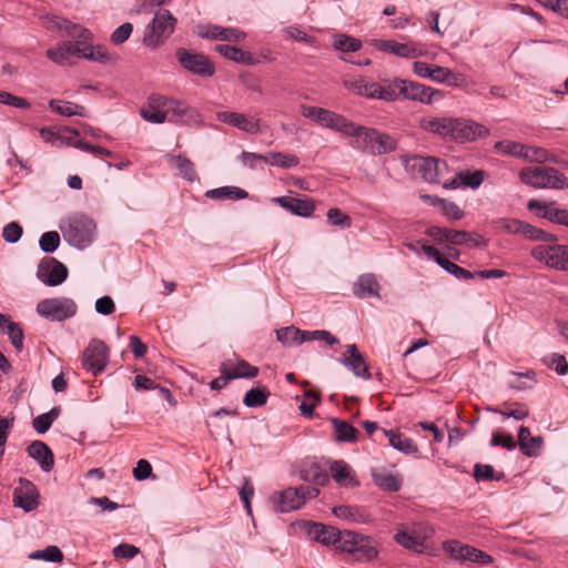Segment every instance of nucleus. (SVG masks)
<instances>
[{
	"instance_id": "f257e3e1",
	"label": "nucleus",
	"mask_w": 568,
	"mask_h": 568,
	"mask_svg": "<svg viewBox=\"0 0 568 568\" xmlns=\"http://www.w3.org/2000/svg\"><path fill=\"white\" fill-rule=\"evenodd\" d=\"M348 136L356 140L352 142V146L368 152L373 155H382L389 153L396 149V140L389 134L379 132L376 129L358 125L354 123V130Z\"/></svg>"
},
{
	"instance_id": "f03ea898",
	"label": "nucleus",
	"mask_w": 568,
	"mask_h": 568,
	"mask_svg": "<svg viewBox=\"0 0 568 568\" xmlns=\"http://www.w3.org/2000/svg\"><path fill=\"white\" fill-rule=\"evenodd\" d=\"M520 181L534 189H568V178L552 166H528L519 172Z\"/></svg>"
},
{
	"instance_id": "7ed1b4c3",
	"label": "nucleus",
	"mask_w": 568,
	"mask_h": 568,
	"mask_svg": "<svg viewBox=\"0 0 568 568\" xmlns=\"http://www.w3.org/2000/svg\"><path fill=\"white\" fill-rule=\"evenodd\" d=\"M95 223L92 219L78 214L68 219L61 231L64 239L74 247L85 248L94 239L95 235Z\"/></svg>"
},
{
	"instance_id": "20e7f679",
	"label": "nucleus",
	"mask_w": 568,
	"mask_h": 568,
	"mask_svg": "<svg viewBox=\"0 0 568 568\" xmlns=\"http://www.w3.org/2000/svg\"><path fill=\"white\" fill-rule=\"evenodd\" d=\"M341 551L354 554L358 561H372L378 557V542L371 536L348 530L344 534Z\"/></svg>"
},
{
	"instance_id": "39448f33",
	"label": "nucleus",
	"mask_w": 568,
	"mask_h": 568,
	"mask_svg": "<svg viewBox=\"0 0 568 568\" xmlns=\"http://www.w3.org/2000/svg\"><path fill=\"white\" fill-rule=\"evenodd\" d=\"M318 494L320 489L317 487H288L274 494L272 499L276 510L288 513L301 508L307 500L316 498Z\"/></svg>"
},
{
	"instance_id": "423d86ee",
	"label": "nucleus",
	"mask_w": 568,
	"mask_h": 568,
	"mask_svg": "<svg viewBox=\"0 0 568 568\" xmlns=\"http://www.w3.org/2000/svg\"><path fill=\"white\" fill-rule=\"evenodd\" d=\"M530 254L549 268L568 272V245L559 244L558 240L532 247Z\"/></svg>"
},
{
	"instance_id": "0eeeda50",
	"label": "nucleus",
	"mask_w": 568,
	"mask_h": 568,
	"mask_svg": "<svg viewBox=\"0 0 568 568\" xmlns=\"http://www.w3.org/2000/svg\"><path fill=\"white\" fill-rule=\"evenodd\" d=\"M36 311L39 316L50 322H63L77 314L78 305L70 297H49L41 300Z\"/></svg>"
},
{
	"instance_id": "6e6552de",
	"label": "nucleus",
	"mask_w": 568,
	"mask_h": 568,
	"mask_svg": "<svg viewBox=\"0 0 568 568\" xmlns=\"http://www.w3.org/2000/svg\"><path fill=\"white\" fill-rule=\"evenodd\" d=\"M175 19L169 10H160L146 26L143 43L150 48H156L173 32Z\"/></svg>"
},
{
	"instance_id": "1a4fd4ad",
	"label": "nucleus",
	"mask_w": 568,
	"mask_h": 568,
	"mask_svg": "<svg viewBox=\"0 0 568 568\" xmlns=\"http://www.w3.org/2000/svg\"><path fill=\"white\" fill-rule=\"evenodd\" d=\"M344 85L354 93L369 99H379L384 101L396 100V94L389 87V81H384L382 84L378 82L368 81L366 78L359 77L354 80L344 81Z\"/></svg>"
},
{
	"instance_id": "9d476101",
	"label": "nucleus",
	"mask_w": 568,
	"mask_h": 568,
	"mask_svg": "<svg viewBox=\"0 0 568 568\" xmlns=\"http://www.w3.org/2000/svg\"><path fill=\"white\" fill-rule=\"evenodd\" d=\"M389 87L394 90L396 99L403 95L406 99L419 101L422 103H432L434 97H442L439 90L432 89L418 82L394 79L389 81Z\"/></svg>"
},
{
	"instance_id": "9b49d317",
	"label": "nucleus",
	"mask_w": 568,
	"mask_h": 568,
	"mask_svg": "<svg viewBox=\"0 0 568 568\" xmlns=\"http://www.w3.org/2000/svg\"><path fill=\"white\" fill-rule=\"evenodd\" d=\"M175 57L185 70L195 75L210 78L215 73L213 62L202 53L191 52L184 48H179Z\"/></svg>"
},
{
	"instance_id": "f8f14e48",
	"label": "nucleus",
	"mask_w": 568,
	"mask_h": 568,
	"mask_svg": "<svg viewBox=\"0 0 568 568\" xmlns=\"http://www.w3.org/2000/svg\"><path fill=\"white\" fill-rule=\"evenodd\" d=\"M413 71L419 78L430 79L435 82L446 83L453 87H459L464 80L462 74H456L448 68L422 61L414 62Z\"/></svg>"
},
{
	"instance_id": "ddd939ff",
	"label": "nucleus",
	"mask_w": 568,
	"mask_h": 568,
	"mask_svg": "<svg viewBox=\"0 0 568 568\" xmlns=\"http://www.w3.org/2000/svg\"><path fill=\"white\" fill-rule=\"evenodd\" d=\"M404 169L413 176H419L425 182L436 183V173L438 170L436 158L420 155H403L400 158Z\"/></svg>"
},
{
	"instance_id": "4468645a",
	"label": "nucleus",
	"mask_w": 568,
	"mask_h": 568,
	"mask_svg": "<svg viewBox=\"0 0 568 568\" xmlns=\"http://www.w3.org/2000/svg\"><path fill=\"white\" fill-rule=\"evenodd\" d=\"M303 527L307 535L324 546H334L341 551L342 540L347 530H339L336 527L315 521H305Z\"/></svg>"
},
{
	"instance_id": "2eb2a0df",
	"label": "nucleus",
	"mask_w": 568,
	"mask_h": 568,
	"mask_svg": "<svg viewBox=\"0 0 568 568\" xmlns=\"http://www.w3.org/2000/svg\"><path fill=\"white\" fill-rule=\"evenodd\" d=\"M108 346L99 339H92L83 352L82 365L93 375L102 373L109 362Z\"/></svg>"
},
{
	"instance_id": "dca6fc26",
	"label": "nucleus",
	"mask_w": 568,
	"mask_h": 568,
	"mask_svg": "<svg viewBox=\"0 0 568 568\" xmlns=\"http://www.w3.org/2000/svg\"><path fill=\"white\" fill-rule=\"evenodd\" d=\"M37 277L48 286H58L67 280L68 268L54 257H44L38 265Z\"/></svg>"
},
{
	"instance_id": "f3484780",
	"label": "nucleus",
	"mask_w": 568,
	"mask_h": 568,
	"mask_svg": "<svg viewBox=\"0 0 568 568\" xmlns=\"http://www.w3.org/2000/svg\"><path fill=\"white\" fill-rule=\"evenodd\" d=\"M443 548L456 560H468L476 564L488 565L493 562V557L473 546L464 545L458 540H447Z\"/></svg>"
},
{
	"instance_id": "a211bd4d",
	"label": "nucleus",
	"mask_w": 568,
	"mask_h": 568,
	"mask_svg": "<svg viewBox=\"0 0 568 568\" xmlns=\"http://www.w3.org/2000/svg\"><path fill=\"white\" fill-rule=\"evenodd\" d=\"M220 373L221 375L210 383L214 390L222 389L231 379L248 377V364L245 361L227 359L222 363Z\"/></svg>"
},
{
	"instance_id": "6ab92c4d",
	"label": "nucleus",
	"mask_w": 568,
	"mask_h": 568,
	"mask_svg": "<svg viewBox=\"0 0 568 568\" xmlns=\"http://www.w3.org/2000/svg\"><path fill=\"white\" fill-rule=\"evenodd\" d=\"M374 47L383 52H389L400 58L414 59L424 55L425 50L417 42L399 43L393 40H374Z\"/></svg>"
},
{
	"instance_id": "aec40b11",
	"label": "nucleus",
	"mask_w": 568,
	"mask_h": 568,
	"mask_svg": "<svg viewBox=\"0 0 568 568\" xmlns=\"http://www.w3.org/2000/svg\"><path fill=\"white\" fill-rule=\"evenodd\" d=\"M39 493L37 487L28 479L20 478L19 487L13 491V504L24 511H31L39 505Z\"/></svg>"
},
{
	"instance_id": "412c9836",
	"label": "nucleus",
	"mask_w": 568,
	"mask_h": 568,
	"mask_svg": "<svg viewBox=\"0 0 568 568\" xmlns=\"http://www.w3.org/2000/svg\"><path fill=\"white\" fill-rule=\"evenodd\" d=\"M489 134V130L471 120L455 119L454 118V131L452 140L464 142L471 141L477 138H484Z\"/></svg>"
},
{
	"instance_id": "4be33fe9",
	"label": "nucleus",
	"mask_w": 568,
	"mask_h": 568,
	"mask_svg": "<svg viewBox=\"0 0 568 568\" xmlns=\"http://www.w3.org/2000/svg\"><path fill=\"white\" fill-rule=\"evenodd\" d=\"M153 104L161 110L165 121L169 122L179 121L187 112V105L184 102L160 94H153Z\"/></svg>"
},
{
	"instance_id": "5701e85b",
	"label": "nucleus",
	"mask_w": 568,
	"mask_h": 568,
	"mask_svg": "<svg viewBox=\"0 0 568 568\" xmlns=\"http://www.w3.org/2000/svg\"><path fill=\"white\" fill-rule=\"evenodd\" d=\"M318 124L347 136L349 133H352L351 131L354 130V122L347 120L345 116L338 113L324 108Z\"/></svg>"
},
{
	"instance_id": "b1692460",
	"label": "nucleus",
	"mask_w": 568,
	"mask_h": 568,
	"mask_svg": "<svg viewBox=\"0 0 568 568\" xmlns=\"http://www.w3.org/2000/svg\"><path fill=\"white\" fill-rule=\"evenodd\" d=\"M381 285L373 273H365L353 284V293L358 298L379 297Z\"/></svg>"
},
{
	"instance_id": "393cba45",
	"label": "nucleus",
	"mask_w": 568,
	"mask_h": 568,
	"mask_svg": "<svg viewBox=\"0 0 568 568\" xmlns=\"http://www.w3.org/2000/svg\"><path fill=\"white\" fill-rule=\"evenodd\" d=\"M527 207L529 211L540 210V217L568 227V210L549 207L546 203L538 200H530Z\"/></svg>"
},
{
	"instance_id": "a878e982",
	"label": "nucleus",
	"mask_w": 568,
	"mask_h": 568,
	"mask_svg": "<svg viewBox=\"0 0 568 568\" xmlns=\"http://www.w3.org/2000/svg\"><path fill=\"white\" fill-rule=\"evenodd\" d=\"M274 201L291 213L307 217L315 211V204L311 199H295L292 196L275 197Z\"/></svg>"
},
{
	"instance_id": "bb28decb",
	"label": "nucleus",
	"mask_w": 568,
	"mask_h": 568,
	"mask_svg": "<svg viewBox=\"0 0 568 568\" xmlns=\"http://www.w3.org/2000/svg\"><path fill=\"white\" fill-rule=\"evenodd\" d=\"M484 181V172L476 170L474 172L462 171L458 172L454 179L444 182V189L453 190L460 186L477 189Z\"/></svg>"
},
{
	"instance_id": "cd10ccee",
	"label": "nucleus",
	"mask_w": 568,
	"mask_h": 568,
	"mask_svg": "<svg viewBox=\"0 0 568 568\" xmlns=\"http://www.w3.org/2000/svg\"><path fill=\"white\" fill-rule=\"evenodd\" d=\"M28 454L37 460L43 471H50L54 465L53 453L47 444L41 440H34L28 446Z\"/></svg>"
},
{
	"instance_id": "c85d7f7f",
	"label": "nucleus",
	"mask_w": 568,
	"mask_h": 568,
	"mask_svg": "<svg viewBox=\"0 0 568 568\" xmlns=\"http://www.w3.org/2000/svg\"><path fill=\"white\" fill-rule=\"evenodd\" d=\"M518 445L525 456H537L544 445V438L531 436L530 429L521 426L518 430Z\"/></svg>"
},
{
	"instance_id": "c756f323",
	"label": "nucleus",
	"mask_w": 568,
	"mask_h": 568,
	"mask_svg": "<svg viewBox=\"0 0 568 568\" xmlns=\"http://www.w3.org/2000/svg\"><path fill=\"white\" fill-rule=\"evenodd\" d=\"M331 474L334 480L341 486L357 487L359 485L352 467L344 460H334L331 464Z\"/></svg>"
},
{
	"instance_id": "7c9ffc66",
	"label": "nucleus",
	"mask_w": 568,
	"mask_h": 568,
	"mask_svg": "<svg viewBox=\"0 0 568 568\" xmlns=\"http://www.w3.org/2000/svg\"><path fill=\"white\" fill-rule=\"evenodd\" d=\"M264 160L266 163L284 169L295 168L300 163V159L294 154L272 152L267 155H260L251 152V161Z\"/></svg>"
},
{
	"instance_id": "2f4dec72",
	"label": "nucleus",
	"mask_w": 568,
	"mask_h": 568,
	"mask_svg": "<svg viewBox=\"0 0 568 568\" xmlns=\"http://www.w3.org/2000/svg\"><path fill=\"white\" fill-rule=\"evenodd\" d=\"M50 109L62 115V116H81L87 118L88 116V110L78 103L71 102V101H62L59 99H52L49 101Z\"/></svg>"
},
{
	"instance_id": "473e14b6",
	"label": "nucleus",
	"mask_w": 568,
	"mask_h": 568,
	"mask_svg": "<svg viewBox=\"0 0 568 568\" xmlns=\"http://www.w3.org/2000/svg\"><path fill=\"white\" fill-rule=\"evenodd\" d=\"M331 424L337 443H356L358 440L359 432L346 420L334 417L331 418Z\"/></svg>"
},
{
	"instance_id": "72a5a7b5",
	"label": "nucleus",
	"mask_w": 568,
	"mask_h": 568,
	"mask_svg": "<svg viewBox=\"0 0 568 568\" xmlns=\"http://www.w3.org/2000/svg\"><path fill=\"white\" fill-rule=\"evenodd\" d=\"M422 126L442 138L452 139L454 131V118H432L422 121Z\"/></svg>"
},
{
	"instance_id": "f704fd0d",
	"label": "nucleus",
	"mask_w": 568,
	"mask_h": 568,
	"mask_svg": "<svg viewBox=\"0 0 568 568\" xmlns=\"http://www.w3.org/2000/svg\"><path fill=\"white\" fill-rule=\"evenodd\" d=\"M383 433L388 438L389 445L398 452L406 455H414L418 453L417 445L410 438L394 430L384 429Z\"/></svg>"
},
{
	"instance_id": "c9c22d12",
	"label": "nucleus",
	"mask_w": 568,
	"mask_h": 568,
	"mask_svg": "<svg viewBox=\"0 0 568 568\" xmlns=\"http://www.w3.org/2000/svg\"><path fill=\"white\" fill-rule=\"evenodd\" d=\"M205 196L211 200L225 201V200H243L248 196V193L237 186H222L212 189L205 192Z\"/></svg>"
},
{
	"instance_id": "e433bc0d",
	"label": "nucleus",
	"mask_w": 568,
	"mask_h": 568,
	"mask_svg": "<svg viewBox=\"0 0 568 568\" xmlns=\"http://www.w3.org/2000/svg\"><path fill=\"white\" fill-rule=\"evenodd\" d=\"M170 162L178 170L179 175L187 181H195L197 175L193 162L183 155H168Z\"/></svg>"
},
{
	"instance_id": "4c0bfd02",
	"label": "nucleus",
	"mask_w": 568,
	"mask_h": 568,
	"mask_svg": "<svg viewBox=\"0 0 568 568\" xmlns=\"http://www.w3.org/2000/svg\"><path fill=\"white\" fill-rule=\"evenodd\" d=\"M523 160L531 163H558L556 156L551 155L548 150L539 146L524 145Z\"/></svg>"
},
{
	"instance_id": "58836bf2",
	"label": "nucleus",
	"mask_w": 568,
	"mask_h": 568,
	"mask_svg": "<svg viewBox=\"0 0 568 568\" xmlns=\"http://www.w3.org/2000/svg\"><path fill=\"white\" fill-rule=\"evenodd\" d=\"M394 539L398 545L417 554H422L426 549L425 544L420 542L412 531L399 530L395 534Z\"/></svg>"
},
{
	"instance_id": "ea45409f",
	"label": "nucleus",
	"mask_w": 568,
	"mask_h": 568,
	"mask_svg": "<svg viewBox=\"0 0 568 568\" xmlns=\"http://www.w3.org/2000/svg\"><path fill=\"white\" fill-rule=\"evenodd\" d=\"M300 477L304 481L313 483L317 486H324L328 481V475L317 464L302 468Z\"/></svg>"
},
{
	"instance_id": "a19ab883",
	"label": "nucleus",
	"mask_w": 568,
	"mask_h": 568,
	"mask_svg": "<svg viewBox=\"0 0 568 568\" xmlns=\"http://www.w3.org/2000/svg\"><path fill=\"white\" fill-rule=\"evenodd\" d=\"M338 362L348 367L357 377H362L364 379H369L372 377L363 355L354 356V358H347V356H344L339 358Z\"/></svg>"
},
{
	"instance_id": "79ce46f5",
	"label": "nucleus",
	"mask_w": 568,
	"mask_h": 568,
	"mask_svg": "<svg viewBox=\"0 0 568 568\" xmlns=\"http://www.w3.org/2000/svg\"><path fill=\"white\" fill-rule=\"evenodd\" d=\"M519 234L524 235L528 240L545 242V244L557 241V236L555 234L548 233L524 221L521 222Z\"/></svg>"
},
{
	"instance_id": "37998d69",
	"label": "nucleus",
	"mask_w": 568,
	"mask_h": 568,
	"mask_svg": "<svg viewBox=\"0 0 568 568\" xmlns=\"http://www.w3.org/2000/svg\"><path fill=\"white\" fill-rule=\"evenodd\" d=\"M373 480L379 488L387 491H397L402 486L400 478L394 474L373 473Z\"/></svg>"
},
{
	"instance_id": "c03bdc74",
	"label": "nucleus",
	"mask_w": 568,
	"mask_h": 568,
	"mask_svg": "<svg viewBox=\"0 0 568 568\" xmlns=\"http://www.w3.org/2000/svg\"><path fill=\"white\" fill-rule=\"evenodd\" d=\"M60 415V407H53L48 413L41 414L33 418L32 426L39 434L47 433L52 423L58 418Z\"/></svg>"
},
{
	"instance_id": "a18cd8bd",
	"label": "nucleus",
	"mask_w": 568,
	"mask_h": 568,
	"mask_svg": "<svg viewBox=\"0 0 568 568\" xmlns=\"http://www.w3.org/2000/svg\"><path fill=\"white\" fill-rule=\"evenodd\" d=\"M523 143L511 141V140H503L495 143L494 149L505 155H510L514 158L521 159L523 158V151H524Z\"/></svg>"
},
{
	"instance_id": "49530a36",
	"label": "nucleus",
	"mask_w": 568,
	"mask_h": 568,
	"mask_svg": "<svg viewBox=\"0 0 568 568\" xmlns=\"http://www.w3.org/2000/svg\"><path fill=\"white\" fill-rule=\"evenodd\" d=\"M333 47L343 52H355L362 48V42L346 34H336L333 38Z\"/></svg>"
},
{
	"instance_id": "de8ad7c7",
	"label": "nucleus",
	"mask_w": 568,
	"mask_h": 568,
	"mask_svg": "<svg viewBox=\"0 0 568 568\" xmlns=\"http://www.w3.org/2000/svg\"><path fill=\"white\" fill-rule=\"evenodd\" d=\"M30 559L44 560L49 562H61L63 559L62 551L57 546H48L42 550H36L29 555Z\"/></svg>"
},
{
	"instance_id": "09e8293b",
	"label": "nucleus",
	"mask_w": 568,
	"mask_h": 568,
	"mask_svg": "<svg viewBox=\"0 0 568 568\" xmlns=\"http://www.w3.org/2000/svg\"><path fill=\"white\" fill-rule=\"evenodd\" d=\"M302 331L294 326H287L276 331L277 341L283 345L302 344Z\"/></svg>"
},
{
	"instance_id": "8fccbe9b",
	"label": "nucleus",
	"mask_w": 568,
	"mask_h": 568,
	"mask_svg": "<svg viewBox=\"0 0 568 568\" xmlns=\"http://www.w3.org/2000/svg\"><path fill=\"white\" fill-rule=\"evenodd\" d=\"M542 362L548 368L554 369L558 375L562 376L568 374V363L566 357L561 354L552 353L547 355L542 358Z\"/></svg>"
},
{
	"instance_id": "3c124183",
	"label": "nucleus",
	"mask_w": 568,
	"mask_h": 568,
	"mask_svg": "<svg viewBox=\"0 0 568 568\" xmlns=\"http://www.w3.org/2000/svg\"><path fill=\"white\" fill-rule=\"evenodd\" d=\"M474 477L477 481L483 480H500L504 478V473H495L493 466L488 464H476L474 466Z\"/></svg>"
},
{
	"instance_id": "603ef678",
	"label": "nucleus",
	"mask_w": 568,
	"mask_h": 568,
	"mask_svg": "<svg viewBox=\"0 0 568 568\" xmlns=\"http://www.w3.org/2000/svg\"><path fill=\"white\" fill-rule=\"evenodd\" d=\"M217 119L224 123L234 125L243 131L248 130V120L244 114L223 111L217 113Z\"/></svg>"
},
{
	"instance_id": "864d4df0",
	"label": "nucleus",
	"mask_w": 568,
	"mask_h": 568,
	"mask_svg": "<svg viewBox=\"0 0 568 568\" xmlns=\"http://www.w3.org/2000/svg\"><path fill=\"white\" fill-rule=\"evenodd\" d=\"M60 245V235L55 231L44 232L39 240V246L44 253H53Z\"/></svg>"
},
{
	"instance_id": "5fc2aeb1",
	"label": "nucleus",
	"mask_w": 568,
	"mask_h": 568,
	"mask_svg": "<svg viewBox=\"0 0 568 568\" xmlns=\"http://www.w3.org/2000/svg\"><path fill=\"white\" fill-rule=\"evenodd\" d=\"M83 58L100 63H104L110 60V55L105 47L92 45L88 42L85 43V53H83Z\"/></svg>"
},
{
	"instance_id": "6e6d98bb",
	"label": "nucleus",
	"mask_w": 568,
	"mask_h": 568,
	"mask_svg": "<svg viewBox=\"0 0 568 568\" xmlns=\"http://www.w3.org/2000/svg\"><path fill=\"white\" fill-rule=\"evenodd\" d=\"M439 266L459 280L468 281L475 277L474 273L458 266L457 264H455L454 262L449 261L446 257L444 260H440Z\"/></svg>"
},
{
	"instance_id": "4d7b16f0",
	"label": "nucleus",
	"mask_w": 568,
	"mask_h": 568,
	"mask_svg": "<svg viewBox=\"0 0 568 568\" xmlns=\"http://www.w3.org/2000/svg\"><path fill=\"white\" fill-rule=\"evenodd\" d=\"M215 50L226 59L235 62L245 63L247 60L246 53L243 50L230 44H219L215 47Z\"/></svg>"
},
{
	"instance_id": "13d9d810",
	"label": "nucleus",
	"mask_w": 568,
	"mask_h": 568,
	"mask_svg": "<svg viewBox=\"0 0 568 568\" xmlns=\"http://www.w3.org/2000/svg\"><path fill=\"white\" fill-rule=\"evenodd\" d=\"M302 337L301 341L308 342V341H324L329 345H334L338 343V339L332 335L328 331L324 329H317V331H302Z\"/></svg>"
},
{
	"instance_id": "bf43d9fd",
	"label": "nucleus",
	"mask_w": 568,
	"mask_h": 568,
	"mask_svg": "<svg viewBox=\"0 0 568 568\" xmlns=\"http://www.w3.org/2000/svg\"><path fill=\"white\" fill-rule=\"evenodd\" d=\"M141 116L151 123L160 124L165 122V116L161 113V110L153 104V95L149 98L148 106L141 110Z\"/></svg>"
},
{
	"instance_id": "052dcab7",
	"label": "nucleus",
	"mask_w": 568,
	"mask_h": 568,
	"mask_svg": "<svg viewBox=\"0 0 568 568\" xmlns=\"http://www.w3.org/2000/svg\"><path fill=\"white\" fill-rule=\"evenodd\" d=\"M4 333L9 336L11 344L14 346V348L17 351H21L23 347L24 337L21 326L16 322L10 323Z\"/></svg>"
},
{
	"instance_id": "680f3d73",
	"label": "nucleus",
	"mask_w": 568,
	"mask_h": 568,
	"mask_svg": "<svg viewBox=\"0 0 568 568\" xmlns=\"http://www.w3.org/2000/svg\"><path fill=\"white\" fill-rule=\"evenodd\" d=\"M22 227L17 222L8 223L2 231V237L8 243H17L22 236Z\"/></svg>"
},
{
	"instance_id": "e2e57ef3",
	"label": "nucleus",
	"mask_w": 568,
	"mask_h": 568,
	"mask_svg": "<svg viewBox=\"0 0 568 568\" xmlns=\"http://www.w3.org/2000/svg\"><path fill=\"white\" fill-rule=\"evenodd\" d=\"M45 54L48 59L60 65H63L69 61L67 50L63 47V41L59 42L54 48L48 49Z\"/></svg>"
},
{
	"instance_id": "0e129e2a",
	"label": "nucleus",
	"mask_w": 568,
	"mask_h": 568,
	"mask_svg": "<svg viewBox=\"0 0 568 568\" xmlns=\"http://www.w3.org/2000/svg\"><path fill=\"white\" fill-rule=\"evenodd\" d=\"M520 220L516 219H499L494 221V224L497 230L504 231L506 233L510 234H519L520 233V226H521Z\"/></svg>"
},
{
	"instance_id": "69168bd1",
	"label": "nucleus",
	"mask_w": 568,
	"mask_h": 568,
	"mask_svg": "<svg viewBox=\"0 0 568 568\" xmlns=\"http://www.w3.org/2000/svg\"><path fill=\"white\" fill-rule=\"evenodd\" d=\"M133 26L130 22H125L118 27L111 34V42L119 45L124 43L131 36Z\"/></svg>"
},
{
	"instance_id": "338daca9",
	"label": "nucleus",
	"mask_w": 568,
	"mask_h": 568,
	"mask_svg": "<svg viewBox=\"0 0 568 568\" xmlns=\"http://www.w3.org/2000/svg\"><path fill=\"white\" fill-rule=\"evenodd\" d=\"M64 32H65V36L75 39V41H88V39L91 36V33L88 29L83 28L80 24L72 23L71 21H69V23H67V28H65Z\"/></svg>"
},
{
	"instance_id": "774afa93",
	"label": "nucleus",
	"mask_w": 568,
	"mask_h": 568,
	"mask_svg": "<svg viewBox=\"0 0 568 568\" xmlns=\"http://www.w3.org/2000/svg\"><path fill=\"white\" fill-rule=\"evenodd\" d=\"M270 390L265 386L251 388V407H260L266 404Z\"/></svg>"
}]
</instances>
